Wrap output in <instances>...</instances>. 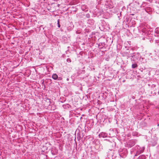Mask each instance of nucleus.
Returning a JSON list of instances; mask_svg holds the SVG:
<instances>
[{
  "instance_id": "nucleus-2",
  "label": "nucleus",
  "mask_w": 159,
  "mask_h": 159,
  "mask_svg": "<svg viewBox=\"0 0 159 159\" xmlns=\"http://www.w3.org/2000/svg\"><path fill=\"white\" fill-rule=\"evenodd\" d=\"M136 142V140H131L128 142L127 144V147L129 148H131L135 144Z\"/></svg>"
},
{
  "instance_id": "nucleus-1",
  "label": "nucleus",
  "mask_w": 159,
  "mask_h": 159,
  "mask_svg": "<svg viewBox=\"0 0 159 159\" xmlns=\"http://www.w3.org/2000/svg\"><path fill=\"white\" fill-rule=\"evenodd\" d=\"M145 149L144 147L140 148L139 146L137 145L135 147V150H136V153L134 155V157L140 154L143 153Z\"/></svg>"
},
{
  "instance_id": "nucleus-10",
  "label": "nucleus",
  "mask_w": 159,
  "mask_h": 159,
  "mask_svg": "<svg viewBox=\"0 0 159 159\" xmlns=\"http://www.w3.org/2000/svg\"><path fill=\"white\" fill-rule=\"evenodd\" d=\"M155 43L157 44L159 46V40H156L155 41Z\"/></svg>"
},
{
  "instance_id": "nucleus-12",
  "label": "nucleus",
  "mask_w": 159,
  "mask_h": 159,
  "mask_svg": "<svg viewBox=\"0 0 159 159\" xmlns=\"http://www.w3.org/2000/svg\"><path fill=\"white\" fill-rule=\"evenodd\" d=\"M86 17L87 18H89L90 17V15L89 14H87L86 15Z\"/></svg>"
},
{
  "instance_id": "nucleus-15",
  "label": "nucleus",
  "mask_w": 159,
  "mask_h": 159,
  "mask_svg": "<svg viewBox=\"0 0 159 159\" xmlns=\"http://www.w3.org/2000/svg\"><path fill=\"white\" fill-rule=\"evenodd\" d=\"M62 78L61 77H58V78L57 80H62Z\"/></svg>"
},
{
  "instance_id": "nucleus-9",
  "label": "nucleus",
  "mask_w": 159,
  "mask_h": 159,
  "mask_svg": "<svg viewBox=\"0 0 159 159\" xmlns=\"http://www.w3.org/2000/svg\"><path fill=\"white\" fill-rule=\"evenodd\" d=\"M155 32L157 34H159V28H156L155 30Z\"/></svg>"
},
{
  "instance_id": "nucleus-8",
  "label": "nucleus",
  "mask_w": 159,
  "mask_h": 159,
  "mask_svg": "<svg viewBox=\"0 0 159 159\" xmlns=\"http://www.w3.org/2000/svg\"><path fill=\"white\" fill-rule=\"evenodd\" d=\"M138 66V65L136 64H133L132 65V67L133 69L136 68Z\"/></svg>"
},
{
  "instance_id": "nucleus-21",
  "label": "nucleus",
  "mask_w": 159,
  "mask_h": 159,
  "mask_svg": "<svg viewBox=\"0 0 159 159\" xmlns=\"http://www.w3.org/2000/svg\"><path fill=\"white\" fill-rule=\"evenodd\" d=\"M152 146H155V145H152Z\"/></svg>"
},
{
  "instance_id": "nucleus-5",
  "label": "nucleus",
  "mask_w": 159,
  "mask_h": 159,
  "mask_svg": "<svg viewBox=\"0 0 159 159\" xmlns=\"http://www.w3.org/2000/svg\"><path fill=\"white\" fill-rule=\"evenodd\" d=\"M52 78L55 80H57L58 78V76L56 74H53L52 76Z\"/></svg>"
},
{
  "instance_id": "nucleus-4",
  "label": "nucleus",
  "mask_w": 159,
  "mask_h": 159,
  "mask_svg": "<svg viewBox=\"0 0 159 159\" xmlns=\"http://www.w3.org/2000/svg\"><path fill=\"white\" fill-rule=\"evenodd\" d=\"M105 46V43H99L98 46L99 49H101L103 48Z\"/></svg>"
},
{
  "instance_id": "nucleus-19",
  "label": "nucleus",
  "mask_w": 159,
  "mask_h": 159,
  "mask_svg": "<svg viewBox=\"0 0 159 159\" xmlns=\"http://www.w3.org/2000/svg\"><path fill=\"white\" fill-rule=\"evenodd\" d=\"M133 56H134V55H133V56H131V57H133Z\"/></svg>"
},
{
  "instance_id": "nucleus-3",
  "label": "nucleus",
  "mask_w": 159,
  "mask_h": 159,
  "mask_svg": "<svg viewBox=\"0 0 159 159\" xmlns=\"http://www.w3.org/2000/svg\"><path fill=\"white\" fill-rule=\"evenodd\" d=\"M99 136L100 138H105L107 137V134L106 133L102 132L99 134Z\"/></svg>"
},
{
  "instance_id": "nucleus-13",
  "label": "nucleus",
  "mask_w": 159,
  "mask_h": 159,
  "mask_svg": "<svg viewBox=\"0 0 159 159\" xmlns=\"http://www.w3.org/2000/svg\"><path fill=\"white\" fill-rule=\"evenodd\" d=\"M59 20H58V21H57V25H58V27L59 28H60V25Z\"/></svg>"
},
{
  "instance_id": "nucleus-6",
  "label": "nucleus",
  "mask_w": 159,
  "mask_h": 159,
  "mask_svg": "<svg viewBox=\"0 0 159 159\" xmlns=\"http://www.w3.org/2000/svg\"><path fill=\"white\" fill-rule=\"evenodd\" d=\"M146 158L145 156L144 155H142L140 156L137 159H145Z\"/></svg>"
},
{
  "instance_id": "nucleus-16",
  "label": "nucleus",
  "mask_w": 159,
  "mask_h": 159,
  "mask_svg": "<svg viewBox=\"0 0 159 159\" xmlns=\"http://www.w3.org/2000/svg\"><path fill=\"white\" fill-rule=\"evenodd\" d=\"M148 8H145V10L146 11V12H147V10L148 9Z\"/></svg>"
},
{
  "instance_id": "nucleus-17",
  "label": "nucleus",
  "mask_w": 159,
  "mask_h": 159,
  "mask_svg": "<svg viewBox=\"0 0 159 159\" xmlns=\"http://www.w3.org/2000/svg\"><path fill=\"white\" fill-rule=\"evenodd\" d=\"M67 80L68 81L69 80V79L68 78L67 79Z\"/></svg>"
},
{
  "instance_id": "nucleus-11",
  "label": "nucleus",
  "mask_w": 159,
  "mask_h": 159,
  "mask_svg": "<svg viewBox=\"0 0 159 159\" xmlns=\"http://www.w3.org/2000/svg\"><path fill=\"white\" fill-rule=\"evenodd\" d=\"M53 150H52V155H55L56 154H57V150H56V151H55V152H52Z\"/></svg>"
},
{
  "instance_id": "nucleus-18",
  "label": "nucleus",
  "mask_w": 159,
  "mask_h": 159,
  "mask_svg": "<svg viewBox=\"0 0 159 159\" xmlns=\"http://www.w3.org/2000/svg\"><path fill=\"white\" fill-rule=\"evenodd\" d=\"M125 80H123V82H125Z\"/></svg>"
},
{
  "instance_id": "nucleus-14",
  "label": "nucleus",
  "mask_w": 159,
  "mask_h": 159,
  "mask_svg": "<svg viewBox=\"0 0 159 159\" xmlns=\"http://www.w3.org/2000/svg\"><path fill=\"white\" fill-rule=\"evenodd\" d=\"M67 61L68 62H71V59L70 58H68L67 59Z\"/></svg>"
},
{
  "instance_id": "nucleus-20",
  "label": "nucleus",
  "mask_w": 159,
  "mask_h": 159,
  "mask_svg": "<svg viewBox=\"0 0 159 159\" xmlns=\"http://www.w3.org/2000/svg\"><path fill=\"white\" fill-rule=\"evenodd\" d=\"M49 101L50 103H51L50 101Z\"/></svg>"
},
{
  "instance_id": "nucleus-7",
  "label": "nucleus",
  "mask_w": 159,
  "mask_h": 159,
  "mask_svg": "<svg viewBox=\"0 0 159 159\" xmlns=\"http://www.w3.org/2000/svg\"><path fill=\"white\" fill-rule=\"evenodd\" d=\"M94 23V21L91 19H89L88 20V23L89 24H91V23L93 24Z\"/></svg>"
}]
</instances>
